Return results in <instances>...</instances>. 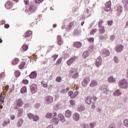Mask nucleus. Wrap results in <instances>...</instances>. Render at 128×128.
<instances>
[{
    "instance_id": "obj_33",
    "label": "nucleus",
    "mask_w": 128,
    "mask_h": 128,
    "mask_svg": "<svg viewBox=\"0 0 128 128\" xmlns=\"http://www.w3.org/2000/svg\"><path fill=\"white\" fill-rule=\"evenodd\" d=\"M10 124V119H8L4 122L2 126H8V124Z\"/></svg>"
},
{
    "instance_id": "obj_32",
    "label": "nucleus",
    "mask_w": 128,
    "mask_h": 128,
    "mask_svg": "<svg viewBox=\"0 0 128 128\" xmlns=\"http://www.w3.org/2000/svg\"><path fill=\"white\" fill-rule=\"evenodd\" d=\"M32 34V32L30 30H28L26 32V33L24 34V38H28V36H30Z\"/></svg>"
},
{
    "instance_id": "obj_50",
    "label": "nucleus",
    "mask_w": 128,
    "mask_h": 128,
    "mask_svg": "<svg viewBox=\"0 0 128 128\" xmlns=\"http://www.w3.org/2000/svg\"><path fill=\"white\" fill-rule=\"evenodd\" d=\"M70 102L71 106H76V101L74 100H70Z\"/></svg>"
},
{
    "instance_id": "obj_15",
    "label": "nucleus",
    "mask_w": 128,
    "mask_h": 128,
    "mask_svg": "<svg viewBox=\"0 0 128 128\" xmlns=\"http://www.w3.org/2000/svg\"><path fill=\"white\" fill-rule=\"evenodd\" d=\"M57 42L58 46H62V44H64V40H62V36H60L58 35L57 36Z\"/></svg>"
},
{
    "instance_id": "obj_55",
    "label": "nucleus",
    "mask_w": 128,
    "mask_h": 128,
    "mask_svg": "<svg viewBox=\"0 0 128 128\" xmlns=\"http://www.w3.org/2000/svg\"><path fill=\"white\" fill-rule=\"evenodd\" d=\"M58 54H55V55L52 56V58H53L54 62H56V58H58Z\"/></svg>"
},
{
    "instance_id": "obj_6",
    "label": "nucleus",
    "mask_w": 128,
    "mask_h": 128,
    "mask_svg": "<svg viewBox=\"0 0 128 128\" xmlns=\"http://www.w3.org/2000/svg\"><path fill=\"white\" fill-rule=\"evenodd\" d=\"M90 82V78L89 76L85 77L82 82V86L86 88Z\"/></svg>"
},
{
    "instance_id": "obj_49",
    "label": "nucleus",
    "mask_w": 128,
    "mask_h": 128,
    "mask_svg": "<svg viewBox=\"0 0 128 128\" xmlns=\"http://www.w3.org/2000/svg\"><path fill=\"white\" fill-rule=\"evenodd\" d=\"M124 126L128 128V119H126L124 122Z\"/></svg>"
},
{
    "instance_id": "obj_34",
    "label": "nucleus",
    "mask_w": 128,
    "mask_h": 128,
    "mask_svg": "<svg viewBox=\"0 0 128 128\" xmlns=\"http://www.w3.org/2000/svg\"><path fill=\"white\" fill-rule=\"evenodd\" d=\"M106 30H104V26L99 27L100 34H104Z\"/></svg>"
},
{
    "instance_id": "obj_29",
    "label": "nucleus",
    "mask_w": 128,
    "mask_h": 128,
    "mask_svg": "<svg viewBox=\"0 0 128 128\" xmlns=\"http://www.w3.org/2000/svg\"><path fill=\"white\" fill-rule=\"evenodd\" d=\"M72 116V111L70 110H66L65 112V116L66 118H70Z\"/></svg>"
},
{
    "instance_id": "obj_52",
    "label": "nucleus",
    "mask_w": 128,
    "mask_h": 128,
    "mask_svg": "<svg viewBox=\"0 0 128 128\" xmlns=\"http://www.w3.org/2000/svg\"><path fill=\"white\" fill-rule=\"evenodd\" d=\"M68 90H70V88L68 87L66 90V89H63L61 90L62 92H68Z\"/></svg>"
},
{
    "instance_id": "obj_17",
    "label": "nucleus",
    "mask_w": 128,
    "mask_h": 128,
    "mask_svg": "<svg viewBox=\"0 0 128 128\" xmlns=\"http://www.w3.org/2000/svg\"><path fill=\"white\" fill-rule=\"evenodd\" d=\"M102 54L104 56H110V51L106 49H103L102 50Z\"/></svg>"
},
{
    "instance_id": "obj_5",
    "label": "nucleus",
    "mask_w": 128,
    "mask_h": 128,
    "mask_svg": "<svg viewBox=\"0 0 128 128\" xmlns=\"http://www.w3.org/2000/svg\"><path fill=\"white\" fill-rule=\"evenodd\" d=\"M69 74L72 76L74 78H76L78 76V73L76 71H74V69L72 68L69 71Z\"/></svg>"
},
{
    "instance_id": "obj_23",
    "label": "nucleus",
    "mask_w": 128,
    "mask_h": 128,
    "mask_svg": "<svg viewBox=\"0 0 128 128\" xmlns=\"http://www.w3.org/2000/svg\"><path fill=\"white\" fill-rule=\"evenodd\" d=\"M4 98H6L4 94H1L0 95V104H2L4 102Z\"/></svg>"
},
{
    "instance_id": "obj_20",
    "label": "nucleus",
    "mask_w": 128,
    "mask_h": 128,
    "mask_svg": "<svg viewBox=\"0 0 128 128\" xmlns=\"http://www.w3.org/2000/svg\"><path fill=\"white\" fill-rule=\"evenodd\" d=\"M85 102L87 104H92V97L90 96H86L85 98Z\"/></svg>"
},
{
    "instance_id": "obj_58",
    "label": "nucleus",
    "mask_w": 128,
    "mask_h": 128,
    "mask_svg": "<svg viewBox=\"0 0 128 128\" xmlns=\"http://www.w3.org/2000/svg\"><path fill=\"white\" fill-rule=\"evenodd\" d=\"M4 78V72L0 74V78Z\"/></svg>"
},
{
    "instance_id": "obj_9",
    "label": "nucleus",
    "mask_w": 128,
    "mask_h": 128,
    "mask_svg": "<svg viewBox=\"0 0 128 128\" xmlns=\"http://www.w3.org/2000/svg\"><path fill=\"white\" fill-rule=\"evenodd\" d=\"M122 6L121 5H117L116 9V15L118 16H119L120 14H122Z\"/></svg>"
},
{
    "instance_id": "obj_24",
    "label": "nucleus",
    "mask_w": 128,
    "mask_h": 128,
    "mask_svg": "<svg viewBox=\"0 0 128 128\" xmlns=\"http://www.w3.org/2000/svg\"><path fill=\"white\" fill-rule=\"evenodd\" d=\"M36 76H37L36 72L34 71L32 72L31 74L29 75V78L32 79L36 78Z\"/></svg>"
},
{
    "instance_id": "obj_42",
    "label": "nucleus",
    "mask_w": 128,
    "mask_h": 128,
    "mask_svg": "<svg viewBox=\"0 0 128 128\" xmlns=\"http://www.w3.org/2000/svg\"><path fill=\"white\" fill-rule=\"evenodd\" d=\"M87 40L90 42V44H94V38L92 37H90L87 38Z\"/></svg>"
},
{
    "instance_id": "obj_12",
    "label": "nucleus",
    "mask_w": 128,
    "mask_h": 128,
    "mask_svg": "<svg viewBox=\"0 0 128 128\" xmlns=\"http://www.w3.org/2000/svg\"><path fill=\"white\" fill-rule=\"evenodd\" d=\"M110 6H112V2H110V1L106 2L105 5V9H104L106 12H110L111 8Z\"/></svg>"
},
{
    "instance_id": "obj_53",
    "label": "nucleus",
    "mask_w": 128,
    "mask_h": 128,
    "mask_svg": "<svg viewBox=\"0 0 128 128\" xmlns=\"http://www.w3.org/2000/svg\"><path fill=\"white\" fill-rule=\"evenodd\" d=\"M56 82H62V77L58 76L56 78Z\"/></svg>"
},
{
    "instance_id": "obj_3",
    "label": "nucleus",
    "mask_w": 128,
    "mask_h": 128,
    "mask_svg": "<svg viewBox=\"0 0 128 128\" xmlns=\"http://www.w3.org/2000/svg\"><path fill=\"white\" fill-rule=\"evenodd\" d=\"M38 10V6L34 4L30 5V7L27 9V12H30L32 14V12H36Z\"/></svg>"
},
{
    "instance_id": "obj_38",
    "label": "nucleus",
    "mask_w": 128,
    "mask_h": 128,
    "mask_svg": "<svg viewBox=\"0 0 128 128\" xmlns=\"http://www.w3.org/2000/svg\"><path fill=\"white\" fill-rule=\"evenodd\" d=\"M78 94V90L75 91L71 96V98H76Z\"/></svg>"
},
{
    "instance_id": "obj_41",
    "label": "nucleus",
    "mask_w": 128,
    "mask_h": 128,
    "mask_svg": "<svg viewBox=\"0 0 128 128\" xmlns=\"http://www.w3.org/2000/svg\"><path fill=\"white\" fill-rule=\"evenodd\" d=\"M12 64L14 65L18 64V58H14L12 62Z\"/></svg>"
},
{
    "instance_id": "obj_31",
    "label": "nucleus",
    "mask_w": 128,
    "mask_h": 128,
    "mask_svg": "<svg viewBox=\"0 0 128 128\" xmlns=\"http://www.w3.org/2000/svg\"><path fill=\"white\" fill-rule=\"evenodd\" d=\"M122 94V92L120 90H116L114 93H113V96H120Z\"/></svg>"
},
{
    "instance_id": "obj_25",
    "label": "nucleus",
    "mask_w": 128,
    "mask_h": 128,
    "mask_svg": "<svg viewBox=\"0 0 128 128\" xmlns=\"http://www.w3.org/2000/svg\"><path fill=\"white\" fill-rule=\"evenodd\" d=\"M73 120H76V122H78V120H80V114L76 112L74 113L73 114Z\"/></svg>"
},
{
    "instance_id": "obj_61",
    "label": "nucleus",
    "mask_w": 128,
    "mask_h": 128,
    "mask_svg": "<svg viewBox=\"0 0 128 128\" xmlns=\"http://www.w3.org/2000/svg\"><path fill=\"white\" fill-rule=\"evenodd\" d=\"M92 108H96V102L92 103Z\"/></svg>"
},
{
    "instance_id": "obj_1",
    "label": "nucleus",
    "mask_w": 128,
    "mask_h": 128,
    "mask_svg": "<svg viewBox=\"0 0 128 128\" xmlns=\"http://www.w3.org/2000/svg\"><path fill=\"white\" fill-rule=\"evenodd\" d=\"M24 101L22 98H19L16 100V102L15 103L14 105V110H18L20 108H22V106H24Z\"/></svg>"
},
{
    "instance_id": "obj_14",
    "label": "nucleus",
    "mask_w": 128,
    "mask_h": 128,
    "mask_svg": "<svg viewBox=\"0 0 128 128\" xmlns=\"http://www.w3.org/2000/svg\"><path fill=\"white\" fill-rule=\"evenodd\" d=\"M115 50L116 52H121L122 50H124V46L122 44H118L116 46Z\"/></svg>"
},
{
    "instance_id": "obj_45",
    "label": "nucleus",
    "mask_w": 128,
    "mask_h": 128,
    "mask_svg": "<svg viewBox=\"0 0 128 128\" xmlns=\"http://www.w3.org/2000/svg\"><path fill=\"white\" fill-rule=\"evenodd\" d=\"M22 48L24 52H26L28 50V46L26 44L23 45Z\"/></svg>"
},
{
    "instance_id": "obj_60",
    "label": "nucleus",
    "mask_w": 128,
    "mask_h": 128,
    "mask_svg": "<svg viewBox=\"0 0 128 128\" xmlns=\"http://www.w3.org/2000/svg\"><path fill=\"white\" fill-rule=\"evenodd\" d=\"M74 92L72 91H70L68 93V94L70 96V98H72V96Z\"/></svg>"
},
{
    "instance_id": "obj_57",
    "label": "nucleus",
    "mask_w": 128,
    "mask_h": 128,
    "mask_svg": "<svg viewBox=\"0 0 128 128\" xmlns=\"http://www.w3.org/2000/svg\"><path fill=\"white\" fill-rule=\"evenodd\" d=\"M41 84L44 86V88H48V84H44V82H41Z\"/></svg>"
},
{
    "instance_id": "obj_47",
    "label": "nucleus",
    "mask_w": 128,
    "mask_h": 128,
    "mask_svg": "<svg viewBox=\"0 0 128 128\" xmlns=\"http://www.w3.org/2000/svg\"><path fill=\"white\" fill-rule=\"evenodd\" d=\"M104 22L103 20H100L98 22V28L104 26H102V24H103Z\"/></svg>"
},
{
    "instance_id": "obj_7",
    "label": "nucleus",
    "mask_w": 128,
    "mask_h": 128,
    "mask_svg": "<svg viewBox=\"0 0 128 128\" xmlns=\"http://www.w3.org/2000/svg\"><path fill=\"white\" fill-rule=\"evenodd\" d=\"M45 100L46 104H50L54 102V98L50 96H46Z\"/></svg>"
},
{
    "instance_id": "obj_4",
    "label": "nucleus",
    "mask_w": 128,
    "mask_h": 128,
    "mask_svg": "<svg viewBox=\"0 0 128 128\" xmlns=\"http://www.w3.org/2000/svg\"><path fill=\"white\" fill-rule=\"evenodd\" d=\"M27 116L30 120H33L34 122H37L40 120V117L38 116H34V114L31 113H28L27 114Z\"/></svg>"
},
{
    "instance_id": "obj_56",
    "label": "nucleus",
    "mask_w": 128,
    "mask_h": 128,
    "mask_svg": "<svg viewBox=\"0 0 128 128\" xmlns=\"http://www.w3.org/2000/svg\"><path fill=\"white\" fill-rule=\"evenodd\" d=\"M82 128H90V126H88V124H82Z\"/></svg>"
},
{
    "instance_id": "obj_21",
    "label": "nucleus",
    "mask_w": 128,
    "mask_h": 128,
    "mask_svg": "<svg viewBox=\"0 0 128 128\" xmlns=\"http://www.w3.org/2000/svg\"><path fill=\"white\" fill-rule=\"evenodd\" d=\"M5 8L8 10V8H12V3L10 1H8L5 4Z\"/></svg>"
},
{
    "instance_id": "obj_28",
    "label": "nucleus",
    "mask_w": 128,
    "mask_h": 128,
    "mask_svg": "<svg viewBox=\"0 0 128 128\" xmlns=\"http://www.w3.org/2000/svg\"><path fill=\"white\" fill-rule=\"evenodd\" d=\"M97 85H98V81L96 80H93L91 82L90 84V88H94V86H96Z\"/></svg>"
},
{
    "instance_id": "obj_39",
    "label": "nucleus",
    "mask_w": 128,
    "mask_h": 128,
    "mask_svg": "<svg viewBox=\"0 0 128 128\" xmlns=\"http://www.w3.org/2000/svg\"><path fill=\"white\" fill-rule=\"evenodd\" d=\"M88 56H90V54H88V52H84L82 55V58H86Z\"/></svg>"
},
{
    "instance_id": "obj_43",
    "label": "nucleus",
    "mask_w": 128,
    "mask_h": 128,
    "mask_svg": "<svg viewBox=\"0 0 128 128\" xmlns=\"http://www.w3.org/2000/svg\"><path fill=\"white\" fill-rule=\"evenodd\" d=\"M46 118H52V113L48 112L46 115Z\"/></svg>"
},
{
    "instance_id": "obj_27",
    "label": "nucleus",
    "mask_w": 128,
    "mask_h": 128,
    "mask_svg": "<svg viewBox=\"0 0 128 128\" xmlns=\"http://www.w3.org/2000/svg\"><path fill=\"white\" fill-rule=\"evenodd\" d=\"M73 46L74 48H80L82 46V43L80 42H74L73 44Z\"/></svg>"
},
{
    "instance_id": "obj_64",
    "label": "nucleus",
    "mask_w": 128,
    "mask_h": 128,
    "mask_svg": "<svg viewBox=\"0 0 128 128\" xmlns=\"http://www.w3.org/2000/svg\"><path fill=\"white\" fill-rule=\"evenodd\" d=\"M10 28V24H4V28Z\"/></svg>"
},
{
    "instance_id": "obj_26",
    "label": "nucleus",
    "mask_w": 128,
    "mask_h": 128,
    "mask_svg": "<svg viewBox=\"0 0 128 128\" xmlns=\"http://www.w3.org/2000/svg\"><path fill=\"white\" fill-rule=\"evenodd\" d=\"M26 68V62H21L20 64L18 66L19 70H22V68Z\"/></svg>"
},
{
    "instance_id": "obj_44",
    "label": "nucleus",
    "mask_w": 128,
    "mask_h": 128,
    "mask_svg": "<svg viewBox=\"0 0 128 128\" xmlns=\"http://www.w3.org/2000/svg\"><path fill=\"white\" fill-rule=\"evenodd\" d=\"M14 76L16 78H18L20 76V70H16L14 72Z\"/></svg>"
},
{
    "instance_id": "obj_22",
    "label": "nucleus",
    "mask_w": 128,
    "mask_h": 128,
    "mask_svg": "<svg viewBox=\"0 0 128 128\" xmlns=\"http://www.w3.org/2000/svg\"><path fill=\"white\" fill-rule=\"evenodd\" d=\"M59 122L60 121L58 120V119L56 118H53L50 120V124H58Z\"/></svg>"
},
{
    "instance_id": "obj_40",
    "label": "nucleus",
    "mask_w": 128,
    "mask_h": 128,
    "mask_svg": "<svg viewBox=\"0 0 128 128\" xmlns=\"http://www.w3.org/2000/svg\"><path fill=\"white\" fill-rule=\"evenodd\" d=\"M3 92H6L8 90V86H5L2 88Z\"/></svg>"
},
{
    "instance_id": "obj_35",
    "label": "nucleus",
    "mask_w": 128,
    "mask_h": 128,
    "mask_svg": "<svg viewBox=\"0 0 128 128\" xmlns=\"http://www.w3.org/2000/svg\"><path fill=\"white\" fill-rule=\"evenodd\" d=\"M108 82H116V78H114L113 76H110L108 78Z\"/></svg>"
},
{
    "instance_id": "obj_16",
    "label": "nucleus",
    "mask_w": 128,
    "mask_h": 128,
    "mask_svg": "<svg viewBox=\"0 0 128 128\" xmlns=\"http://www.w3.org/2000/svg\"><path fill=\"white\" fill-rule=\"evenodd\" d=\"M58 120L62 122H66V119L64 118V116L62 114H60L58 116Z\"/></svg>"
},
{
    "instance_id": "obj_11",
    "label": "nucleus",
    "mask_w": 128,
    "mask_h": 128,
    "mask_svg": "<svg viewBox=\"0 0 128 128\" xmlns=\"http://www.w3.org/2000/svg\"><path fill=\"white\" fill-rule=\"evenodd\" d=\"M102 62V57L98 56L96 60V62L95 63V64H96V66H97V68H100Z\"/></svg>"
},
{
    "instance_id": "obj_37",
    "label": "nucleus",
    "mask_w": 128,
    "mask_h": 128,
    "mask_svg": "<svg viewBox=\"0 0 128 128\" xmlns=\"http://www.w3.org/2000/svg\"><path fill=\"white\" fill-rule=\"evenodd\" d=\"M62 58L61 57L60 58H58L56 64V66H59V64H62Z\"/></svg>"
},
{
    "instance_id": "obj_2",
    "label": "nucleus",
    "mask_w": 128,
    "mask_h": 128,
    "mask_svg": "<svg viewBox=\"0 0 128 128\" xmlns=\"http://www.w3.org/2000/svg\"><path fill=\"white\" fill-rule=\"evenodd\" d=\"M118 84L120 88H128V82L126 79L120 80L119 81Z\"/></svg>"
},
{
    "instance_id": "obj_48",
    "label": "nucleus",
    "mask_w": 128,
    "mask_h": 128,
    "mask_svg": "<svg viewBox=\"0 0 128 128\" xmlns=\"http://www.w3.org/2000/svg\"><path fill=\"white\" fill-rule=\"evenodd\" d=\"M114 62L116 64H118V62H120V59H118V56H115L114 57Z\"/></svg>"
},
{
    "instance_id": "obj_30",
    "label": "nucleus",
    "mask_w": 128,
    "mask_h": 128,
    "mask_svg": "<svg viewBox=\"0 0 128 128\" xmlns=\"http://www.w3.org/2000/svg\"><path fill=\"white\" fill-rule=\"evenodd\" d=\"M22 124H24V120L20 118L17 122V126H18V128H20Z\"/></svg>"
},
{
    "instance_id": "obj_19",
    "label": "nucleus",
    "mask_w": 128,
    "mask_h": 128,
    "mask_svg": "<svg viewBox=\"0 0 128 128\" xmlns=\"http://www.w3.org/2000/svg\"><path fill=\"white\" fill-rule=\"evenodd\" d=\"M103 90V94H108L110 92V90H108L106 85H103L102 86Z\"/></svg>"
},
{
    "instance_id": "obj_59",
    "label": "nucleus",
    "mask_w": 128,
    "mask_h": 128,
    "mask_svg": "<svg viewBox=\"0 0 128 128\" xmlns=\"http://www.w3.org/2000/svg\"><path fill=\"white\" fill-rule=\"evenodd\" d=\"M44 0H35V2H36V4H40V2H42V1Z\"/></svg>"
},
{
    "instance_id": "obj_10",
    "label": "nucleus",
    "mask_w": 128,
    "mask_h": 128,
    "mask_svg": "<svg viewBox=\"0 0 128 128\" xmlns=\"http://www.w3.org/2000/svg\"><path fill=\"white\" fill-rule=\"evenodd\" d=\"M76 58H78L76 56H74L71 58H70L68 61H67V64L68 66H72V64H74V62H76Z\"/></svg>"
},
{
    "instance_id": "obj_63",
    "label": "nucleus",
    "mask_w": 128,
    "mask_h": 128,
    "mask_svg": "<svg viewBox=\"0 0 128 128\" xmlns=\"http://www.w3.org/2000/svg\"><path fill=\"white\" fill-rule=\"evenodd\" d=\"M108 26H112V20L108 21Z\"/></svg>"
},
{
    "instance_id": "obj_8",
    "label": "nucleus",
    "mask_w": 128,
    "mask_h": 128,
    "mask_svg": "<svg viewBox=\"0 0 128 128\" xmlns=\"http://www.w3.org/2000/svg\"><path fill=\"white\" fill-rule=\"evenodd\" d=\"M32 94H36L38 92V86L36 84H32L30 87Z\"/></svg>"
},
{
    "instance_id": "obj_51",
    "label": "nucleus",
    "mask_w": 128,
    "mask_h": 128,
    "mask_svg": "<svg viewBox=\"0 0 128 128\" xmlns=\"http://www.w3.org/2000/svg\"><path fill=\"white\" fill-rule=\"evenodd\" d=\"M22 84H28V80H23L22 81Z\"/></svg>"
},
{
    "instance_id": "obj_13",
    "label": "nucleus",
    "mask_w": 128,
    "mask_h": 128,
    "mask_svg": "<svg viewBox=\"0 0 128 128\" xmlns=\"http://www.w3.org/2000/svg\"><path fill=\"white\" fill-rule=\"evenodd\" d=\"M92 16V14H90V10L86 9V11H84L83 14V18H88V16Z\"/></svg>"
},
{
    "instance_id": "obj_18",
    "label": "nucleus",
    "mask_w": 128,
    "mask_h": 128,
    "mask_svg": "<svg viewBox=\"0 0 128 128\" xmlns=\"http://www.w3.org/2000/svg\"><path fill=\"white\" fill-rule=\"evenodd\" d=\"M22 114H24V109L22 108H19L17 112V118H20V116H22Z\"/></svg>"
},
{
    "instance_id": "obj_46",
    "label": "nucleus",
    "mask_w": 128,
    "mask_h": 128,
    "mask_svg": "<svg viewBox=\"0 0 128 128\" xmlns=\"http://www.w3.org/2000/svg\"><path fill=\"white\" fill-rule=\"evenodd\" d=\"M97 30H98V29L96 28H94L90 32V34H92V35L94 34L96 32Z\"/></svg>"
},
{
    "instance_id": "obj_36",
    "label": "nucleus",
    "mask_w": 128,
    "mask_h": 128,
    "mask_svg": "<svg viewBox=\"0 0 128 128\" xmlns=\"http://www.w3.org/2000/svg\"><path fill=\"white\" fill-rule=\"evenodd\" d=\"M21 94H26V86H22L20 89Z\"/></svg>"
},
{
    "instance_id": "obj_54",
    "label": "nucleus",
    "mask_w": 128,
    "mask_h": 128,
    "mask_svg": "<svg viewBox=\"0 0 128 128\" xmlns=\"http://www.w3.org/2000/svg\"><path fill=\"white\" fill-rule=\"evenodd\" d=\"M90 128H94V126H96V124L95 122H94V123H90Z\"/></svg>"
},
{
    "instance_id": "obj_62",
    "label": "nucleus",
    "mask_w": 128,
    "mask_h": 128,
    "mask_svg": "<svg viewBox=\"0 0 128 128\" xmlns=\"http://www.w3.org/2000/svg\"><path fill=\"white\" fill-rule=\"evenodd\" d=\"M24 2L25 4H29L30 1H28V0H24Z\"/></svg>"
}]
</instances>
